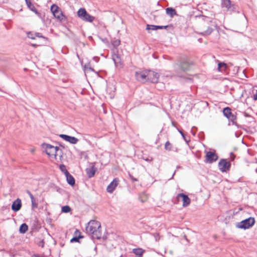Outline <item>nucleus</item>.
I'll list each match as a JSON object with an SVG mask.
<instances>
[{
    "label": "nucleus",
    "mask_w": 257,
    "mask_h": 257,
    "mask_svg": "<svg viewBox=\"0 0 257 257\" xmlns=\"http://www.w3.org/2000/svg\"><path fill=\"white\" fill-rule=\"evenodd\" d=\"M86 231L93 239H99L101 237V224L97 221L90 220L86 226Z\"/></svg>",
    "instance_id": "f257e3e1"
},
{
    "label": "nucleus",
    "mask_w": 257,
    "mask_h": 257,
    "mask_svg": "<svg viewBox=\"0 0 257 257\" xmlns=\"http://www.w3.org/2000/svg\"><path fill=\"white\" fill-rule=\"evenodd\" d=\"M192 64L193 63L191 61H190L187 58H185L175 64L174 66L175 68V71L178 73L180 72H186L189 71Z\"/></svg>",
    "instance_id": "f03ea898"
},
{
    "label": "nucleus",
    "mask_w": 257,
    "mask_h": 257,
    "mask_svg": "<svg viewBox=\"0 0 257 257\" xmlns=\"http://www.w3.org/2000/svg\"><path fill=\"white\" fill-rule=\"evenodd\" d=\"M221 6L224 11L230 14L239 12L238 6L230 0H221Z\"/></svg>",
    "instance_id": "7ed1b4c3"
},
{
    "label": "nucleus",
    "mask_w": 257,
    "mask_h": 257,
    "mask_svg": "<svg viewBox=\"0 0 257 257\" xmlns=\"http://www.w3.org/2000/svg\"><path fill=\"white\" fill-rule=\"evenodd\" d=\"M43 147L45 149L46 153L50 157L54 156L56 159L57 155L62 156V150L58 147H54L47 144H43Z\"/></svg>",
    "instance_id": "20e7f679"
},
{
    "label": "nucleus",
    "mask_w": 257,
    "mask_h": 257,
    "mask_svg": "<svg viewBox=\"0 0 257 257\" xmlns=\"http://www.w3.org/2000/svg\"><path fill=\"white\" fill-rule=\"evenodd\" d=\"M77 16L82 20L89 23L92 22L95 19L93 16L90 15L87 13L84 8H80L79 9L77 12Z\"/></svg>",
    "instance_id": "39448f33"
},
{
    "label": "nucleus",
    "mask_w": 257,
    "mask_h": 257,
    "mask_svg": "<svg viewBox=\"0 0 257 257\" xmlns=\"http://www.w3.org/2000/svg\"><path fill=\"white\" fill-rule=\"evenodd\" d=\"M51 11L53 16L58 20L62 21L65 20L66 18L63 15L61 9L56 5L53 4L51 7Z\"/></svg>",
    "instance_id": "423d86ee"
},
{
    "label": "nucleus",
    "mask_w": 257,
    "mask_h": 257,
    "mask_svg": "<svg viewBox=\"0 0 257 257\" xmlns=\"http://www.w3.org/2000/svg\"><path fill=\"white\" fill-rule=\"evenodd\" d=\"M254 218L249 217L238 223L237 225V227L239 228L244 229H248L251 227L254 224Z\"/></svg>",
    "instance_id": "0eeeda50"
},
{
    "label": "nucleus",
    "mask_w": 257,
    "mask_h": 257,
    "mask_svg": "<svg viewBox=\"0 0 257 257\" xmlns=\"http://www.w3.org/2000/svg\"><path fill=\"white\" fill-rule=\"evenodd\" d=\"M176 199L178 201H180L181 200L183 202L182 206L184 207L188 206L191 203V200L189 197L183 193L178 194L176 196Z\"/></svg>",
    "instance_id": "6e6552de"
},
{
    "label": "nucleus",
    "mask_w": 257,
    "mask_h": 257,
    "mask_svg": "<svg viewBox=\"0 0 257 257\" xmlns=\"http://www.w3.org/2000/svg\"><path fill=\"white\" fill-rule=\"evenodd\" d=\"M213 31V28L209 23H204L201 27L200 33L203 36L210 35Z\"/></svg>",
    "instance_id": "1a4fd4ad"
},
{
    "label": "nucleus",
    "mask_w": 257,
    "mask_h": 257,
    "mask_svg": "<svg viewBox=\"0 0 257 257\" xmlns=\"http://www.w3.org/2000/svg\"><path fill=\"white\" fill-rule=\"evenodd\" d=\"M231 164L225 159H221L218 163V167L222 172H225L229 170Z\"/></svg>",
    "instance_id": "9d476101"
},
{
    "label": "nucleus",
    "mask_w": 257,
    "mask_h": 257,
    "mask_svg": "<svg viewBox=\"0 0 257 257\" xmlns=\"http://www.w3.org/2000/svg\"><path fill=\"white\" fill-rule=\"evenodd\" d=\"M158 73L153 71H147V80L152 83H156L159 79Z\"/></svg>",
    "instance_id": "9b49d317"
},
{
    "label": "nucleus",
    "mask_w": 257,
    "mask_h": 257,
    "mask_svg": "<svg viewBox=\"0 0 257 257\" xmlns=\"http://www.w3.org/2000/svg\"><path fill=\"white\" fill-rule=\"evenodd\" d=\"M135 77L137 80L140 82H145L148 80L147 71L136 72Z\"/></svg>",
    "instance_id": "f8f14e48"
},
{
    "label": "nucleus",
    "mask_w": 257,
    "mask_h": 257,
    "mask_svg": "<svg viewBox=\"0 0 257 257\" xmlns=\"http://www.w3.org/2000/svg\"><path fill=\"white\" fill-rule=\"evenodd\" d=\"M206 161L209 163H212L218 160L217 155L214 152H207L206 154Z\"/></svg>",
    "instance_id": "ddd939ff"
},
{
    "label": "nucleus",
    "mask_w": 257,
    "mask_h": 257,
    "mask_svg": "<svg viewBox=\"0 0 257 257\" xmlns=\"http://www.w3.org/2000/svg\"><path fill=\"white\" fill-rule=\"evenodd\" d=\"M59 136L61 138L71 144H76L78 142V139L74 137H72L64 134L60 135Z\"/></svg>",
    "instance_id": "4468645a"
},
{
    "label": "nucleus",
    "mask_w": 257,
    "mask_h": 257,
    "mask_svg": "<svg viewBox=\"0 0 257 257\" xmlns=\"http://www.w3.org/2000/svg\"><path fill=\"white\" fill-rule=\"evenodd\" d=\"M119 180L117 178H115L108 185L107 187L106 190L108 193H112L118 184Z\"/></svg>",
    "instance_id": "2eb2a0df"
},
{
    "label": "nucleus",
    "mask_w": 257,
    "mask_h": 257,
    "mask_svg": "<svg viewBox=\"0 0 257 257\" xmlns=\"http://www.w3.org/2000/svg\"><path fill=\"white\" fill-rule=\"evenodd\" d=\"M22 207V202L21 199L18 198L14 201L12 205V209L15 211H18Z\"/></svg>",
    "instance_id": "dca6fc26"
},
{
    "label": "nucleus",
    "mask_w": 257,
    "mask_h": 257,
    "mask_svg": "<svg viewBox=\"0 0 257 257\" xmlns=\"http://www.w3.org/2000/svg\"><path fill=\"white\" fill-rule=\"evenodd\" d=\"M25 2L29 9L40 17L41 15L40 13L37 11L34 5L31 3V0H25Z\"/></svg>",
    "instance_id": "f3484780"
},
{
    "label": "nucleus",
    "mask_w": 257,
    "mask_h": 257,
    "mask_svg": "<svg viewBox=\"0 0 257 257\" xmlns=\"http://www.w3.org/2000/svg\"><path fill=\"white\" fill-rule=\"evenodd\" d=\"M97 169L94 167V165L91 166L89 168H87L86 169V172L87 175L89 178H91L94 176Z\"/></svg>",
    "instance_id": "a211bd4d"
},
{
    "label": "nucleus",
    "mask_w": 257,
    "mask_h": 257,
    "mask_svg": "<svg viewBox=\"0 0 257 257\" xmlns=\"http://www.w3.org/2000/svg\"><path fill=\"white\" fill-rule=\"evenodd\" d=\"M65 175L66 177L67 183L69 185L73 186L75 183L74 177L71 175H70L67 170H65Z\"/></svg>",
    "instance_id": "6ab92c4d"
},
{
    "label": "nucleus",
    "mask_w": 257,
    "mask_h": 257,
    "mask_svg": "<svg viewBox=\"0 0 257 257\" xmlns=\"http://www.w3.org/2000/svg\"><path fill=\"white\" fill-rule=\"evenodd\" d=\"M223 113L227 118L232 114L231 109L228 107H226L223 109Z\"/></svg>",
    "instance_id": "aec40b11"
},
{
    "label": "nucleus",
    "mask_w": 257,
    "mask_h": 257,
    "mask_svg": "<svg viewBox=\"0 0 257 257\" xmlns=\"http://www.w3.org/2000/svg\"><path fill=\"white\" fill-rule=\"evenodd\" d=\"M166 14L171 17H173V16L176 14V11L175 9L172 8H168L166 9Z\"/></svg>",
    "instance_id": "412c9836"
},
{
    "label": "nucleus",
    "mask_w": 257,
    "mask_h": 257,
    "mask_svg": "<svg viewBox=\"0 0 257 257\" xmlns=\"http://www.w3.org/2000/svg\"><path fill=\"white\" fill-rule=\"evenodd\" d=\"M28 229V226L26 223H23L20 227L19 231L21 233H25Z\"/></svg>",
    "instance_id": "4be33fe9"
},
{
    "label": "nucleus",
    "mask_w": 257,
    "mask_h": 257,
    "mask_svg": "<svg viewBox=\"0 0 257 257\" xmlns=\"http://www.w3.org/2000/svg\"><path fill=\"white\" fill-rule=\"evenodd\" d=\"M113 60L116 66H118L121 65L120 58L118 55L115 56V57L113 58Z\"/></svg>",
    "instance_id": "5701e85b"
},
{
    "label": "nucleus",
    "mask_w": 257,
    "mask_h": 257,
    "mask_svg": "<svg viewBox=\"0 0 257 257\" xmlns=\"http://www.w3.org/2000/svg\"><path fill=\"white\" fill-rule=\"evenodd\" d=\"M133 252L135 254L139 255V256H142L144 252L143 249L141 248H135L133 249Z\"/></svg>",
    "instance_id": "b1692460"
},
{
    "label": "nucleus",
    "mask_w": 257,
    "mask_h": 257,
    "mask_svg": "<svg viewBox=\"0 0 257 257\" xmlns=\"http://www.w3.org/2000/svg\"><path fill=\"white\" fill-rule=\"evenodd\" d=\"M71 211V208L69 206L66 205L62 207V211L65 213L69 212Z\"/></svg>",
    "instance_id": "393cba45"
},
{
    "label": "nucleus",
    "mask_w": 257,
    "mask_h": 257,
    "mask_svg": "<svg viewBox=\"0 0 257 257\" xmlns=\"http://www.w3.org/2000/svg\"><path fill=\"white\" fill-rule=\"evenodd\" d=\"M222 68L225 70L226 68V64L224 63H219L218 64V69L219 71H221Z\"/></svg>",
    "instance_id": "a878e982"
},
{
    "label": "nucleus",
    "mask_w": 257,
    "mask_h": 257,
    "mask_svg": "<svg viewBox=\"0 0 257 257\" xmlns=\"http://www.w3.org/2000/svg\"><path fill=\"white\" fill-rule=\"evenodd\" d=\"M230 121H231L233 124H235V120L236 119V116L232 114L230 116L227 118Z\"/></svg>",
    "instance_id": "bb28decb"
},
{
    "label": "nucleus",
    "mask_w": 257,
    "mask_h": 257,
    "mask_svg": "<svg viewBox=\"0 0 257 257\" xmlns=\"http://www.w3.org/2000/svg\"><path fill=\"white\" fill-rule=\"evenodd\" d=\"M146 30H148V31H149L150 30H157L156 26L147 25Z\"/></svg>",
    "instance_id": "cd10ccee"
},
{
    "label": "nucleus",
    "mask_w": 257,
    "mask_h": 257,
    "mask_svg": "<svg viewBox=\"0 0 257 257\" xmlns=\"http://www.w3.org/2000/svg\"><path fill=\"white\" fill-rule=\"evenodd\" d=\"M120 41L119 40H114L112 42V44L114 47H116L120 45Z\"/></svg>",
    "instance_id": "c85d7f7f"
},
{
    "label": "nucleus",
    "mask_w": 257,
    "mask_h": 257,
    "mask_svg": "<svg viewBox=\"0 0 257 257\" xmlns=\"http://www.w3.org/2000/svg\"><path fill=\"white\" fill-rule=\"evenodd\" d=\"M165 148L167 150L170 151L171 150V145L169 142L167 141L165 145Z\"/></svg>",
    "instance_id": "c756f323"
},
{
    "label": "nucleus",
    "mask_w": 257,
    "mask_h": 257,
    "mask_svg": "<svg viewBox=\"0 0 257 257\" xmlns=\"http://www.w3.org/2000/svg\"><path fill=\"white\" fill-rule=\"evenodd\" d=\"M178 132L180 133V134L181 135V136H182V137H183V138L184 140L186 142L188 143L190 140H187V138L185 137V135H184V134L183 133V132L181 130H179V129H178Z\"/></svg>",
    "instance_id": "7c9ffc66"
},
{
    "label": "nucleus",
    "mask_w": 257,
    "mask_h": 257,
    "mask_svg": "<svg viewBox=\"0 0 257 257\" xmlns=\"http://www.w3.org/2000/svg\"><path fill=\"white\" fill-rule=\"evenodd\" d=\"M31 202L33 208H37L38 207V203L36 202L35 199L31 201Z\"/></svg>",
    "instance_id": "2f4dec72"
},
{
    "label": "nucleus",
    "mask_w": 257,
    "mask_h": 257,
    "mask_svg": "<svg viewBox=\"0 0 257 257\" xmlns=\"http://www.w3.org/2000/svg\"><path fill=\"white\" fill-rule=\"evenodd\" d=\"M26 192L29 195V196H30V198H31V201H33V200L35 199L33 195H32V194L30 192V191L29 190H27L26 191Z\"/></svg>",
    "instance_id": "473e14b6"
},
{
    "label": "nucleus",
    "mask_w": 257,
    "mask_h": 257,
    "mask_svg": "<svg viewBox=\"0 0 257 257\" xmlns=\"http://www.w3.org/2000/svg\"><path fill=\"white\" fill-rule=\"evenodd\" d=\"M81 237V236L79 237H73L71 240H70V241L71 242H78L79 241V238Z\"/></svg>",
    "instance_id": "72a5a7b5"
},
{
    "label": "nucleus",
    "mask_w": 257,
    "mask_h": 257,
    "mask_svg": "<svg viewBox=\"0 0 257 257\" xmlns=\"http://www.w3.org/2000/svg\"><path fill=\"white\" fill-rule=\"evenodd\" d=\"M60 168L62 171L64 172V173L65 172V170H66L65 168V166L64 165H61L60 166Z\"/></svg>",
    "instance_id": "f704fd0d"
},
{
    "label": "nucleus",
    "mask_w": 257,
    "mask_h": 257,
    "mask_svg": "<svg viewBox=\"0 0 257 257\" xmlns=\"http://www.w3.org/2000/svg\"><path fill=\"white\" fill-rule=\"evenodd\" d=\"M28 37L32 39H35V37L33 36V34L31 33H28Z\"/></svg>",
    "instance_id": "c9c22d12"
},
{
    "label": "nucleus",
    "mask_w": 257,
    "mask_h": 257,
    "mask_svg": "<svg viewBox=\"0 0 257 257\" xmlns=\"http://www.w3.org/2000/svg\"><path fill=\"white\" fill-rule=\"evenodd\" d=\"M35 35L37 37H39V38H44L43 37V36L42 35V34L40 33H36L35 34Z\"/></svg>",
    "instance_id": "e433bc0d"
},
{
    "label": "nucleus",
    "mask_w": 257,
    "mask_h": 257,
    "mask_svg": "<svg viewBox=\"0 0 257 257\" xmlns=\"http://www.w3.org/2000/svg\"><path fill=\"white\" fill-rule=\"evenodd\" d=\"M168 26H156L157 30L158 29H162L163 28H166Z\"/></svg>",
    "instance_id": "4c0bfd02"
},
{
    "label": "nucleus",
    "mask_w": 257,
    "mask_h": 257,
    "mask_svg": "<svg viewBox=\"0 0 257 257\" xmlns=\"http://www.w3.org/2000/svg\"><path fill=\"white\" fill-rule=\"evenodd\" d=\"M253 99L254 100H257V90H256V94H254L253 96Z\"/></svg>",
    "instance_id": "58836bf2"
},
{
    "label": "nucleus",
    "mask_w": 257,
    "mask_h": 257,
    "mask_svg": "<svg viewBox=\"0 0 257 257\" xmlns=\"http://www.w3.org/2000/svg\"><path fill=\"white\" fill-rule=\"evenodd\" d=\"M144 160H145L146 161H147V162H151L153 160V159L152 158L151 159H149V158L145 159V158H144Z\"/></svg>",
    "instance_id": "ea45409f"
},
{
    "label": "nucleus",
    "mask_w": 257,
    "mask_h": 257,
    "mask_svg": "<svg viewBox=\"0 0 257 257\" xmlns=\"http://www.w3.org/2000/svg\"><path fill=\"white\" fill-rule=\"evenodd\" d=\"M130 177H131V179L132 180H133L134 181H138V180L136 178H134L133 176L130 175Z\"/></svg>",
    "instance_id": "a19ab883"
},
{
    "label": "nucleus",
    "mask_w": 257,
    "mask_h": 257,
    "mask_svg": "<svg viewBox=\"0 0 257 257\" xmlns=\"http://www.w3.org/2000/svg\"><path fill=\"white\" fill-rule=\"evenodd\" d=\"M175 172H176V171H175V172L173 173V175H172V178L173 177V176H174V174H175Z\"/></svg>",
    "instance_id": "79ce46f5"
},
{
    "label": "nucleus",
    "mask_w": 257,
    "mask_h": 257,
    "mask_svg": "<svg viewBox=\"0 0 257 257\" xmlns=\"http://www.w3.org/2000/svg\"><path fill=\"white\" fill-rule=\"evenodd\" d=\"M178 76H179V77H182V75L180 74H178Z\"/></svg>",
    "instance_id": "37998d69"
},
{
    "label": "nucleus",
    "mask_w": 257,
    "mask_h": 257,
    "mask_svg": "<svg viewBox=\"0 0 257 257\" xmlns=\"http://www.w3.org/2000/svg\"><path fill=\"white\" fill-rule=\"evenodd\" d=\"M89 69H90V70H91V71H93V69H92V68H89Z\"/></svg>",
    "instance_id": "c03bdc74"
}]
</instances>
